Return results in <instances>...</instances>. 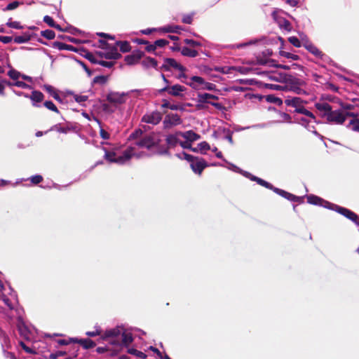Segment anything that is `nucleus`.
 Returning <instances> with one entry per match:
<instances>
[{
    "label": "nucleus",
    "instance_id": "obj_60",
    "mask_svg": "<svg viewBox=\"0 0 359 359\" xmlns=\"http://www.w3.org/2000/svg\"><path fill=\"white\" fill-rule=\"evenodd\" d=\"M100 135L103 140H108L109 139L110 137L109 133L107 132L105 130H104L102 128H100Z\"/></svg>",
    "mask_w": 359,
    "mask_h": 359
},
{
    "label": "nucleus",
    "instance_id": "obj_33",
    "mask_svg": "<svg viewBox=\"0 0 359 359\" xmlns=\"http://www.w3.org/2000/svg\"><path fill=\"white\" fill-rule=\"evenodd\" d=\"M348 128H350L353 131L358 132L359 133V119L358 118H354L352 119L348 125L347 126Z\"/></svg>",
    "mask_w": 359,
    "mask_h": 359
},
{
    "label": "nucleus",
    "instance_id": "obj_30",
    "mask_svg": "<svg viewBox=\"0 0 359 359\" xmlns=\"http://www.w3.org/2000/svg\"><path fill=\"white\" fill-rule=\"evenodd\" d=\"M279 27L281 29L290 32L292 30L291 23L286 19H282L279 21Z\"/></svg>",
    "mask_w": 359,
    "mask_h": 359
},
{
    "label": "nucleus",
    "instance_id": "obj_21",
    "mask_svg": "<svg viewBox=\"0 0 359 359\" xmlns=\"http://www.w3.org/2000/svg\"><path fill=\"white\" fill-rule=\"evenodd\" d=\"M181 135H179V132H176L174 134H170L166 137V143L169 148H172L180 144Z\"/></svg>",
    "mask_w": 359,
    "mask_h": 359
},
{
    "label": "nucleus",
    "instance_id": "obj_40",
    "mask_svg": "<svg viewBox=\"0 0 359 359\" xmlns=\"http://www.w3.org/2000/svg\"><path fill=\"white\" fill-rule=\"evenodd\" d=\"M6 25L8 27L13 28V29H23V26H22L20 25V22H18V21H13L11 20V18L8 20V21L6 23Z\"/></svg>",
    "mask_w": 359,
    "mask_h": 359
},
{
    "label": "nucleus",
    "instance_id": "obj_22",
    "mask_svg": "<svg viewBox=\"0 0 359 359\" xmlns=\"http://www.w3.org/2000/svg\"><path fill=\"white\" fill-rule=\"evenodd\" d=\"M243 175L245 177L250 179L252 181L257 182V184H259L267 189H271L273 187L271 184L269 183L268 182H266L261 178H259L256 176H254L248 172H243Z\"/></svg>",
    "mask_w": 359,
    "mask_h": 359
},
{
    "label": "nucleus",
    "instance_id": "obj_56",
    "mask_svg": "<svg viewBox=\"0 0 359 359\" xmlns=\"http://www.w3.org/2000/svg\"><path fill=\"white\" fill-rule=\"evenodd\" d=\"M168 43V41L165 39H158L156 40L155 42H154V44L156 46V47H164L165 45H167Z\"/></svg>",
    "mask_w": 359,
    "mask_h": 359
},
{
    "label": "nucleus",
    "instance_id": "obj_53",
    "mask_svg": "<svg viewBox=\"0 0 359 359\" xmlns=\"http://www.w3.org/2000/svg\"><path fill=\"white\" fill-rule=\"evenodd\" d=\"M184 43L187 45H190L193 47H196V46H201V43L199 42V41H194L193 39H184Z\"/></svg>",
    "mask_w": 359,
    "mask_h": 359
},
{
    "label": "nucleus",
    "instance_id": "obj_19",
    "mask_svg": "<svg viewBox=\"0 0 359 359\" xmlns=\"http://www.w3.org/2000/svg\"><path fill=\"white\" fill-rule=\"evenodd\" d=\"M70 340L74 343L80 344L84 349H89L95 347L96 344L90 339H77L70 338Z\"/></svg>",
    "mask_w": 359,
    "mask_h": 359
},
{
    "label": "nucleus",
    "instance_id": "obj_34",
    "mask_svg": "<svg viewBox=\"0 0 359 359\" xmlns=\"http://www.w3.org/2000/svg\"><path fill=\"white\" fill-rule=\"evenodd\" d=\"M7 74L11 79L15 81L21 77V73L13 68H11V69L8 72Z\"/></svg>",
    "mask_w": 359,
    "mask_h": 359
},
{
    "label": "nucleus",
    "instance_id": "obj_48",
    "mask_svg": "<svg viewBox=\"0 0 359 359\" xmlns=\"http://www.w3.org/2000/svg\"><path fill=\"white\" fill-rule=\"evenodd\" d=\"M29 179H30V181L32 182V183H33L34 184H38L41 182H42L43 177L40 175H36L32 176Z\"/></svg>",
    "mask_w": 359,
    "mask_h": 359
},
{
    "label": "nucleus",
    "instance_id": "obj_43",
    "mask_svg": "<svg viewBox=\"0 0 359 359\" xmlns=\"http://www.w3.org/2000/svg\"><path fill=\"white\" fill-rule=\"evenodd\" d=\"M43 22H46L51 27L57 28L58 25L55 24L52 17L49 15H45L43 18Z\"/></svg>",
    "mask_w": 359,
    "mask_h": 359
},
{
    "label": "nucleus",
    "instance_id": "obj_27",
    "mask_svg": "<svg viewBox=\"0 0 359 359\" xmlns=\"http://www.w3.org/2000/svg\"><path fill=\"white\" fill-rule=\"evenodd\" d=\"M181 53L184 56H188L190 57H195L198 55L197 50L194 49H191L188 47H183L181 50Z\"/></svg>",
    "mask_w": 359,
    "mask_h": 359
},
{
    "label": "nucleus",
    "instance_id": "obj_25",
    "mask_svg": "<svg viewBox=\"0 0 359 359\" xmlns=\"http://www.w3.org/2000/svg\"><path fill=\"white\" fill-rule=\"evenodd\" d=\"M32 102L34 106H38L36 104V102H41L43 99V95L42 93L38 90H34L32 93L31 95H29V97Z\"/></svg>",
    "mask_w": 359,
    "mask_h": 359
},
{
    "label": "nucleus",
    "instance_id": "obj_41",
    "mask_svg": "<svg viewBox=\"0 0 359 359\" xmlns=\"http://www.w3.org/2000/svg\"><path fill=\"white\" fill-rule=\"evenodd\" d=\"M280 54L281 56L292 59V60H298L299 59V55L284 50H280Z\"/></svg>",
    "mask_w": 359,
    "mask_h": 359
},
{
    "label": "nucleus",
    "instance_id": "obj_8",
    "mask_svg": "<svg viewBox=\"0 0 359 359\" xmlns=\"http://www.w3.org/2000/svg\"><path fill=\"white\" fill-rule=\"evenodd\" d=\"M219 97L217 95L210 93H198L197 95V102L208 103L215 107L217 109H222L223 108L221 103L212 102V100H217Z\"/></svg>",
    "mask_w": 359,
    "mask_h": 359
},
{
    "label": "nucleus",
    "instance_id": "obj_31",
    "mask_svg": "<svg viewBox=\"0 0 359 359\" xmlns=\"http://www.w3.org/2000/svg\"><path fill=\"white\" fill-rule=\"evenodd\" d=\"M127 352L128 353L134 355L140 359H146L147 357V355L144 353L138 351L134 348H128Z\"/></svg>",
    "mask_w": 359,
    "mask_h": 359
},
{
    "label": "nucleus",
    "instance_id": "obj_3",
    "mask_svg": "<svg viewBox=\"0 0 359 359\" xmlns=\"http://www.w3.org/2000/svg\"><path fill=\"white\" fill-rule=\"evenodd\" d=\"M101 339L112 346L128 347L133 341V334L126 332L122 327H116L104 332Z\"/></svg>",
    "mask_w": 359,
    "mask_h": 359
},
{
    "label": "nucleus",
    "instance_id": "obj_2",
    "mask_svg": "<svg viewBox=\"0 0 359 359\" xmlns=\"http://www.w3.org/2000/svg\"><path fill=\"white\" fill-rule=\"evenodd\" d=\"M318 115L325 119L327 122L337 125L344 123L347 116H355L351 112L344 111L342 109H333L332 107L326 102H318L315 104Z\"/></svg>",
    "mask_w": 359,
    "mask_h": 359
},
{
    "label": "nucleus",
    "instance_id": "obj_61",
    "mask_svg": "<svg viewBox=\"0 0 359 359\" xmlns=\"http://www.w3.org/2000/svg\"><path fill=\"white\" fill-rule=\"evenodd\" d=\"M180 145L183 149H190L191 146V142H189V141H188V140H186V141H182V140H180Z\"/></svg>",
    "mask_w": 359,
    "mask_h": 359
},
{
    "label": "nucleus",
    "instance_id": "obj_45",
    "mask_svg": "<svg viewBox=\"0 0 359 359\" xmlns=\"http://www.w3.org/2000/svg\"><path fill=\"white\" fill-rule=\"evenodd\" d=\"M52 47L53 48H56L58 50H65L66 48L68 47V44L60 42V41H54L53 43Z\"/></svg>",
    "mask_w": 359,
    "mask_h": 359
},
{
    "label": "nucleus",
    "instance_id": "obj_50",
    "mask_svg": "<svg viewBox=\"0 0 359 359\" xmlns=\"http://www.w3.org/2000/svg\"><path fill=\"white\" fill-rule=\"evenodd\" d=\"M20 5V3L17 1H14L10 4H8L6 7L4 8V11H11L17 8L18 6Z\"/></svg>",
    "mask_w": 359,
    "mask_h": 359
},
{
    "label": "nucleus",
    "instance_id": "obj_46",
    "mask_svg": "<svg viewBox=\"0 0 359 359\" xmlns=\"http://www.w3.org/2000/svg\"><path fill=\"white\" fill-rule=\"evenodd\" d=\"M14 86H17L23 89H32V86L24 81H17L14 82Z\"/></svg>",
    "mask_w": 359,
    "mask_h": 359
},
{
    "label": "nucleus",
    "instance_id": "obj_32",
    "mask_svg": "<svg viewBox=\"0 0 359 359\" xmlns=\"http://www.w3.org/2000/svg\"><path fill=\"white\" fill-rule=\"evenodd\" d=\"M50 130H56L61 133H67L70 130V128L69 126H62L60 124H55L50 128Z\"/></svg>",
    "mask_w": 359,
    "mask_h": 359
},
{
    "label": "nucleus",
    "instance_id": "obj_38",
    "mask_svg": "<svg viewBox=\"0 0 359 359\" xmlns=\"http://www.w3.org/2000/svg\"><path fill=\"white\" fill-rule=\"evenodd\" d=\"M163 108H168L171 110H178L182 109L179 105L175 104H170L168 100H164L163 101V104L161 105Z\"/></svg>",
    "mask_w": 359,
    "mask_h": 359
},
{
    "label": "nucleus",
    "instance_id": "obj_23",
    "mask_svg": "<svg viewBox=\"0 0 359 359\" xmlns=\"http://www.w3.org/2000/svg\"><path fill=\"white\" fill-rule=\"evenodd\" d=\"M179 135H181V137L188 140L190 142L196 141L201 138V135L196 133L193 130H187L185 132L179 131Z\"/></svg>",
    "mask_w": 359,
    "mask_h": 359
},
{
    "label": "nucleus",
    "instance_id": "obj_54",
    "mask_svg": "<svg viewBox=\"0 0 359 359\" xmlns=\"http://www.w3.org/2000/svg\"><path fill=\"white\" fill-rule=\"evenodd\" d=\"M280 84H270V87L274 90H281L285 91V83L281 82Z\"/></svg>",
    "mask_w": 359,
    "mask_h": 359
},
{
    "label": "nucleus",
    "instance_id": "obj_12",
    "mask_svg": "<svg viewBox=\"0 0 359 359\" xmlns=\"http://www.w3.org/2000/svg\"><path fill=\"white\" fill-rule=\"evenodd\" d=\"M163 123L165 128H170L172 126L181 124L182 119L177 114H169L165 116Z\"/></svg>",
    "mask_w": 359,
    "mask_h": 359
},
{
    "label": "nucleus",
    "instance_id": "obj_18",
    "mask_svg": "<svg viewBox=\"0 0 359 359\" xmlns=\"http://www.w3.org/2000/svg\"><path fill=\"white\" fill-rule=\"evenodd\" d=\"M261 74L270 80L278 82H284L285 79H287V74L278 72H263Z\"/></svg>",
    "mask_w": 359,
    "mask_h": 359
},
{
    "label": "nucleus",
    "instance_id": "obj_59",
    "mask_svg": "<svg viewBox=\"0 0 359 359\" xmlns=\"http://www.w3.org/2000/svg\"><path fill=\"white\" fill-rule=\"evenodd\" d=\"M98 64L102 67H107V68H111L114 65L113 62H108V61H104V60H99Z\"/></svg>",
    "mask_w": 359,
    "mask_h": 359
},
{
    "label": "nucleus",
    "instance_id": "obj_37",
    "mask_svg": "<svg viewBox=\"0 0 359 359\" xmlns=\"http://www.w3.org/2000/svg\"><path fill=\"white\" fill-rule=\"evenodd\" d=\"M198 148L201 154H205L207 151L210 149V146L207 142L204 141L198 144Z\"/></svg>",
    "mask_w": 359,
    "mask_h": 359
},
{
    "label": "nucleus",
    "instance_id": "obj_14",
    "mask_svg": "<svg viewBox=\"0 0 359 359\" xmlns=\"http://www.w3.org/2000/svg\"><path fill=\"white\" fill-rule=\"evenodd\" d=\"M304 48L314 56L318 58L321 59L323 61H325L328 57L324 54L321 50H320L313 43L311 42H306L304 44Z\"/></svg>",
    "mask_w": 359,
    "mask_h": 359
},
{
    "label": "nucleus",
    "instance_id": "obj_39",
    "mask_svg": "<svg viewBox=\"0 0 359 359\" xmlns=\"http://www.w3.org/2000/svg\"><path fill=\"white\" fill-rule=\"evenodd\" d=\"M298 122H299V124H301L302 126H304L305 128H308V130H309V131H312V132H313V130H311V128H313H313H314V126H311H311H309V121L306 118H301L300 119H299ZM313 133H314L315 134H316V135L318 134V133H317L316 131H314V130H313Z\"/></svg>",
    "mask_w": 359,
    "mask_h": 359
},
{
    "label": "nucleus",
    "instance_id": "obj_17",
    "mask_svg": "<svg viewBox=\"0 0 359 359\" xmlns=\"http://www.w3.org/2000/svg\"><path fill=\"white\" fill-rule=\"evenodd\" d=\"M143 55L142 51L139 50H135L130 55H128L125 57V61L129 65H135L140 61Z\"/></svg>",
    "mask_w": 359,
    "mask_h": 359
},
{
    "label": "nucleus",
    "instance_id": "obj_20",
    "mask_svg": "<svg viewBox=\"0 0 359 359\" xmlns=\"http://www.w3.org/2000/svg\"><path fill=\"white\" fill-rule=\"evenodd\" d=\"M187 85H189L194 89L201 88L203 83H205V80L201 76H193L190 78V81H183Z\"/></svg>",
    "mask_w": 359,
    "mask_h": 359
},
{
    "label": "nucleus",
    "instance_id": "obj_28",
    "mask_svg": "<svg viewBox=\"0 0 359 359\" xmlns=\"http://www.w3.org/2000/svg\"><path fill=\"white\" fill-rule=\"evenodd\" d=\"M142 65L144 67H147V68H149V67L156 68L158 63H157V61L154 58L149 57L142 61Z\"/></svg>",
    "mask_w": 359,
    "mask_h": 359
},
{
    "label": "nucleus",
    "instance_id": "obj_15",
    "mask_svg": "<svg viewBox=\"0 0 359 359\" xmlns=\"http://www.w3.org/2000/svg\"><path fill=\"white\" fill-rule=\"evenodd\" d=\"M271 190H273L275 193L281 196L282 197L287 199L288 201H292V202L301 203L303 200L302 197L297 196L293 195L285 190H283V189H278V188H276L274 187H273Z\"/></svg>",
    "mask_w": 359,
    "mask_h": 359
},
{
    "label": "nucleus",
    "instance_id": "obj_4",
    "mask_svg": "<svg viewBox=\"0 0 359 359\" xmlns=\"http://www.w3.org/2000/svg\"><path fill=\"white\" fill-rule=\"evenodd\" d=\"M283 102L287 107L294 108V112L304 114L313 121L316 120L314 114L304 107V104L307 102L302 98L292 95H285Z\"/></svg>",
    "mask_w": 359,
    "mask_h": 359
},
{
    "label": "nucleus",
    "instance_id": "obj_55",
    "mask_svg": "<svg viewBox=\"0 0 359 359\" xmlns=\"http://www.w3.org/2000/svg\"><path fill=\"white\" fill-rule=\"evenodd\" d=\"M142 135V131L140 129L135 130L133 133L130 135L129 138L135 140L139 138Z\"/></svg>",
    "mask_w": 359,
    "mask_h": 359
},
{
    "label": "nucleus",
    "instance_id": "obj_35",
    "mask_svg": "<svg viewBox=\"0 0 359 359\" xmlns=\"http://www.w3.org/2000/svg\"><path fill=\"white\" fill-rule=\"evenodd\" d=\"M103 334H104V332H102L101 328L99 327H95V330L94 331H88V332H86V334L88 337H96V336H100V340H102L101 339V337H102V335Z\"/></svg>",
    "mask_w": 359,
    "mask_h": 359
},
{
    "label": "nucleus",
    "instance_id": "obj_9",
    "mask_svg": "<svg viewBox=\"0 0 359 359\" xmlns=\"http://www.w3.org/2000/svg\"><path fill=\"white\" fill-rule=\"evenodd\" d=\"M185 90L186 88L180 84L173 85L172 86H170L169 85H165V86L159 90V93L167 92L170 95L175 97H182L183 96V93Z\"/></svg>",
    "mask_w": 359,
    "mask_h": 359
},
{
    "label": "nucleus",
    "instance_id": "obj_1",
    "mask_svg": "<svg viewBox=\"0 0 359 359\" xmlns=\"http://www.w3.org/2000/svg\"><path fill=\"white\" fill-rule=\"evenodd\" d=\"M158 142L159 138L158 135L154 133L146 135L141 140H138L131 144L119 156H116L115 151H109L104 147V158L110 163L123 165L128 162L133 156H135L137 158L144 156V152L142 149H147L149 150L156 147Z\"/></svg>",
    "mask_w": 359,
    "mask_h": 359
},
{
    "label": "nucleus",
    "instance_id": "obj_44",
    "mask_svg": "<svg viewBox=\"0 0 359 359\" xmlns=\"http://www.w3.org/2000/svg\"><path fill=\"white\" fill-rule=\"evenodd\" d=\"M289 42L292 44L294 46L297 48H299L302 46V43L300 40L296 36H290L288 38Z\"/></svg>",
    "mask_w": 359,
    "mask_h": 359
},
{
    "label": "nucleus",
    "instance_id": "obj_58",
    "mask_svg": "<svg viewBox=\"0 0 359 359\" xmlns=\"http://www.w3.org/2000/svg\"><path fill=\"white\" fill-rule=\"evenodd\" d=\"M13 40L12 36H0V41L6 44L9 43Z\"/></svg>",
    "mask_w": 359,
    "mask_h": 359
},
{
    "label": "nucleus",
    "instance_id": "obj_49",
    "mask_svg": "<svg viewBox=\"0 0 359 359\" xmlns=\"http://www.w3.org/2000/svg\"><path fill=\"white\" fill-rule=\"evenodd\" d=\"M180 27L179 26H168L165 27L166 32L169 33H180Z\"/></svg>",
    "mask_w": 359,
    "mask_h": 359
},
{
    "label": "nucleus",
    "instance_id": "obj_7",
    "mask_svg": "<svg viewBox=\"0 0 359 359\" xmlns=\"http://www.w3.org/2000/svg\"><path fill=\"white\" fill-rule=\"evenodd\" d=\"M170 68H174L175 69L181 72V74L179 76V78H184L187 79V75L184 73L186 70L185 67L179 64L175 59L172 58H166L164 60V63L161 66V69L166 71H169Z\"/></svg>",
    "mask_w": 359,
    "mask_h": 359
},
{
    "label": "nucleus",
    "instance_id": "obj_36",
    "mask_svg": "<svg viewBox=\"0 0 359 359\" xmlns=\"http://www.w3.org/2000/svg\"><path fill=\"white\" fill-rule=\"evenodd\" d=\"M224 161L228 165L226 166V168L229 169V170H231L235 172H238V173H241L243 175V170H242L240 168H238V166H236V165L231 163H229L228 162L226 159H224Z\"/></svg>",
    "mask_w": 359,
    "mask_h": 359
},
{
    "label": "nucleus",
    "instance_id": "obj_47",
    "mask_svg": "<svg viewBox=\"0 0 359 359\" xmlns=\"http://www.w3.org/2000/svg\"><path fill=\"white\" fill-rule=\"evenodd\" d=\"M43 104L47 109L55 112H58L57 108L52 101H46Z\"/></svg>",
    "mask_w": 359,
    "mask_h": 359
},
{
    "label": "nucleus",
    "instance_id": "obj_64",
    "mask_svg": "<svg viewBox=\"0 0 359 359\" xmlns=\"http://www.w3.org/2000/svg\"><path fill=\"white\" fill-rule=\"evenodd\" d=\"M268 100L278 104H282L283 102H284L281 99H280L278 97H271V96H269Z\"/></svg>",
    "mask_w": 359,
    "mask_h": 359
},
{
    "label": "nucleus",
    "instance_id": "obj_10",
    "mask_svg": "<svg viewBox=\"0 0 359 359\" xmlns=\"http://www.w3.org/2000/svg\"><path fill=\"white\" fill-rule=\"evenodd\" d=\"M307 201L310 204L319 205L324 207L327 209L334 210L336 206V204L330 203L317 196L315 195H309L307 196Z\"/></svg>",
    "mask_w": 359,
    "mask_h": 359
},
{
    "label": "nucleus",
    "instance_id": "obj_24",
    "mask_svg": "<svg viewBox=\"0 0 359 359\" xmlns=\"http://www.w3.org/2000/svg\"><path fill=\"white\" fill-rule=\"evenodd\" d=\"M106 59L117 60L121 57V55L118 52L116 47H113L109 50L103 53Z\"/></svg>",
    "mask_w": 359,
    "mask_h": 359
},
{
    "label": "nucleus",
    "instance_id": "obj_16",
    "mask_svg": "<svg viewBox=\"0 0 359 359\" xmlns=\"http://www.w3.org/2000/svg\"><path fill=\"white\" fill-rule=\"evenodd\" d=\"M107 100L108 102L114 104V105L121 104L126 101L125 94L111 92L107 95Z\"/></svg>",
    "mask_w": 359,
    "mask_h": 359
},
{
    "label": "nucleus",
    "instance_id": "obj_62",
    "mask_svg": "<svg viewBox=\"0 0 359 359\" xmlns=\"http://www.w3.org/2000/svg\"><path fill=\"white\" fill-rule=\"evenodd\" d=\"M193 20V15H187L183 17L182 22L185 24H191Z\"/></svg>",
    "mask_w": 359,
    "mask_h": 359
},
{
    "label": "nucleus",
    "instance_id": "obj_6",
    "mask_svg": "<svg viewBox=\"0 0 359 359\" xmlns=\"http://www.w3.org/2000/svg\"><path fill=\"white\" fill-rule=\"evenodd\" d=\"M175 156L180 159H185L189 162L193 172L196 174L201 175L203 170L206 167L209 166L203 158L194 156L184 151L182 153H177Z\"/></svg>",
    "mask_w": 359,
    "mask_h": 359
},
{
    "label": "nucleus",
    "instance_id": "obj_5",
    "mask_svg": "<svg viewBox=\"0 0 359 359\" xmlns=\"http://www.w3.org/2000/svg\"><path fill=\"white\" fill-rule=\"evenodd\" d=\"M285 91L291 92L297 95H307V84L301 79L287 75L285 79Z\"/></svg>",
    "mask_w": 359,
    "mask_h": 359
},
{
    "label": "nucleus",
    "instance_id": "obj_26",
    "mask_svg": "<svg viewBox=\"0 0 359 359\" xmlns=\"http://www.w3.org/2000/svg\"><path fill=\"white\" fill-rule=\"evenodd\" d=\"M32 35L29 32H24L21 36H17L13 38V41L15 43H24L30 41Z\"/></svg>",
    "mask_w": 359,
    "mask_h": 359
},
{
    "label": "nucleus",
    "instance_id": "obj_51",
    "mask_svg": "<svg viewBox=\"0 0 359 359\" xmlns=\"http://www.w3.org/2000/svg\"><path fill=\"white\" fill-rule=\"evenodd\" d=\"M201 88L203 90H212L215 88V85L212 83L205 81V83L202 84Z\"/></svg>",
    "mask_w": 359,
    "mask_h": 359
},
{
    "label": "nucleus",
    "instance_id": "obj_52",
    "mask_svg": "<svg viewBox=\"0 0 359 359\" xmlns=\"http://www.w3.org/2000/svg\"><path fill=\"white\" fill-rule=\"evenodd\" d=\"M74 98L76 102L79 103H82L86 102L88 99V95H74Z\"/></svg>",
    "mask_w": 359,
    "mask_h": 359
},
{
    "label": "nucleus",
    "instance_id": "obj_11",
    "mask_svg": "<svg viewBox=\"0 0 359 359\" xmlns=\"http://www.w3.org/2000/svg\"><path fill=\"white\" fill-rule=\"evenodd\" d=\"M334 210L344 215L345 217L354 222L357 226H359V216L354 212L337 205H336Z\"/></svg>",
    "mask_w": 359,
    "mask_h": 359
},
{
    "label": "nucleus",
    "instance_id": "obj_63",
    "mask_svg": "<svg viewBox=\"0 0 359 359\" xmlns=\"http://www.w3.org/2000/svg\"><path fill=\"white\" fill-rule=\"evenodd\" d=\"M20 344L25 352H27L28 353H35L31 348L27 346L24 342L21 341Z\"/></svg>",
    "mask_w": 359,
    "mask_h": 359
},
{
    "label": "nucleus",
    "instance_id": "obj_42",
    "mask_svg": "<svg viewBox=\"0 0 359 359\" xmlns=\"http://www.w3.org/2000/svg\"><path fill=\"white\" fill-rule=\"evenodd\" d=\"M41 35L47 39H53L55 36V34L53 30L46 29L41 32Z\"/></svg>",
    "mask_w": 359,
    "mask_h": 359
},
{
    "label": "nucleus",
    "instance_id": "obj_29",
    "mask_svg": "<svg viewBox=\"0 0 359 359\" xmlns=\"http://www.w3.org/2000/svg\"><path fill=\"white\" fill-rule=\"evenodd\" d=\"M116 45L117 47L120 48V50L122 53H127L130 50V45L128 41H116Z\"/></svg>",
    "mask_w": 359,
    "mask_h": 359
},
{
    "label": "nucleus",
    "instance_id": "obj_57",
    "mask_svg": "<svg viewBox=\"0 0 359 359\" xmlns=\"http://www.w3.org/2000/svg\"><path fill=\"white\" fill-rule=\"evenodd\" d=\"M255 43V41L250 40L246 43H236V44L233 45V46L236 47V48H242L247 46L254 44Z\"/></svg>",
    "mask_w": 359,
    "mask_h": 359
},
{
    "label": "nucleus",
    "instance_id": "obj_13",
    "mask_svg": "<svg viewBox=\"0 0 359 359\" xmlns=\"http://www.w3.org/2000/svg\"><path fill=\"white\" fill-rule=\"evenodd\" d=\"M162 119V115L160 112L155 111L144 115L142 121L153 125L158 124Z\"/></svg>",
    "mask_w": 359,
    "mask_h": 359
}]
</instances>
